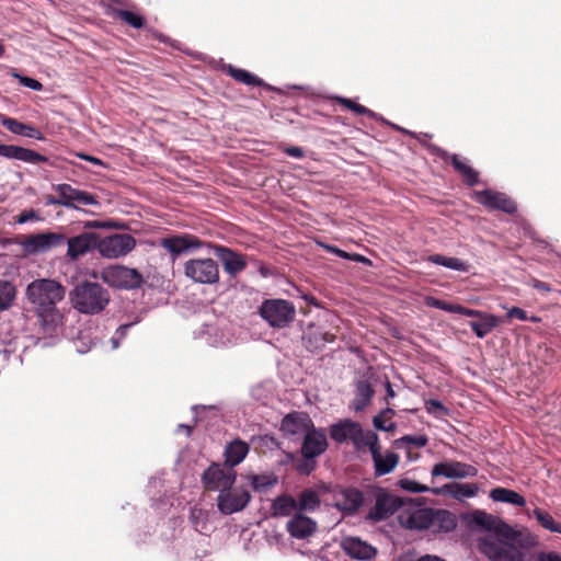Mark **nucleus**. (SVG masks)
Masks as SVG:
<instances>
[{
	"mask_svg": "<svg viewBox=\"0 0 561 561\" xmlns=\"http://www.w3.org/2000/svg\"><path fill=\"white\" fill-rule=\"evenodd\" d=\"M0 157L32 164L48 162V158L46 156L16 145L0 144Z\"/></svg>",
	"mask_w": 561,
	"mask_h": 561,
	"instance_id": "393cba45",
	"label": "nucleus"
},
{
	"mask_svg": "<svg viewBox=\"0 0 561 561\" xmlns=\"http://www.w3.org/2000/svg\"><path fill=\"white\" fill-rule=\"evenodd\" d=\"M425 305L431 308H436L438 310H443L446 312H453V308L455 304L448 302L446 300H442L432 296L425 297Z\"/></svg>",
	"mask_w": 561,
	"mask_h": 561,
	"instance_id": "603ef678",
	"label": "nucleus"
},
{
	"mask_svg": "<svg viewBox=\"0 0 561 561\" xmlns=\"http://www.w3.org/2000/svg\"><path fill=\"white\" fill-rule=\"evenodd\" d=\"M529 284L531 287L539 290L540 293H550L552 290L551 286L548 283H545L537 278H533Z\"/></svg>",
	"mask_w": 561,
	"mask_h": 561,
	"instance_id": "e2e57ef3",
	"label": "nucleus"
},
{
	"mask_svg": "<svg viewBox=\"0 0 561 561\" xmlns=\"http://www.w3.org/2000/svg\"><path fill=\"white\" fill-rule=\"evenodd\" d=\"M318 245L321 247L322 249H324L327 252L335 254L336 256H339L341 259L347 260V257H348V252H345L344 250H342L333 244L318 242Z\"/></svg>",
	"mask_w": 561,
	"mask_h": 561,
	"instance_id": "bf43d9fd",
	"label": "nucleus"
},
{
	"mask_svg": "<svg viewBox=\"0 0 561 561\" xmlns=\"http://www.w3.org/2000/svg\"><path fill=\"white\" fill-rule=\"evenodd\" d=\"M67 256L70 261H77L81 256L98 250L99 234L84 231L78 236L67 238Z\"/></svg>",
	"mask_w": 561,
	"mask_h": 561,
	"instance_id": "a211bd4d",
	"label": "nucleus"
},
{
	"mask_svg": "<svg viewBox=\"0 0 561 561\" xmlns=\"http://www.w3.org/2000/svg\"><path fill=\"white\" fill-rule=\"evenodd\" d=\"M134 322L125 323L119 325L114 335L111 337V343L113 348H117L122 342V340L126 336L128 330L134 325Z\"/></svg>",
	"mask_w": 561,
	"mask_h": 561,
	"instance_id": "864d4df0",
	"label": "nucleus"
},
{
	"mask_svg": "<svg viewBox=\"0 0 561 561\" xmlns=\"http://www.w3.org/2000/svg\"><path fill=\"white\" fill-rule=\"evenodd\" d=\"M0 123L10 133L36 140H45L44 134L33 125L24 124L15 118L0 114Z\"/></svg>",
	"mask_w": 561,
	"mask_h": 561,
	"instance_id": "bb28decb",
	"label": "nucleus"
},
{
	"mask_svg": "<svg viewBox=\"0 0 561 561\" xmlns=\"http://www.w3.org/2000/svg\"><path fill=\"white\" fill-rule=\"evenodd\" d=\"M425 410L435 417L448 416L450 411L439 400L430 399L425 401Z\"/></svg>",
	"mask_w": 561,
	"mask_h": 561,
	"instance_id": "de8ad7c7",
	"label": "nucleus"
},
{
	"mask_svg": "<svg viewBox=\"0 0 561 561\" xmlns=\"http://www.w3.org/2000/svg\"><path fill=\"white\" fill-rule=\"evenodd\" d=\"M428 438L426 435H405L394 440V445L400 448L405 445H413L416 448L426 446Z\"/></svg>",
	"mask_w": 561,
	"mask_h": 561,
	"instance_id": "49530a36",
	"label": "nucleus"
},
{
	"mask_svg": "<svg viewBox=\"0 0 561 561\" xmlns=\"http://www.w3.org/2000/svg\"><path fill=\"white\" fill-rule=\"evenodd\" d=\"M11 75L13 78L18 79L22 85H24L33 91H42L43 90V84L36 79L22 76L19 72H16L15 70H13Z\"/></svg>",
	"mask_w": 561,
	"mask_h": 561,
	"instance_id": "3c124183",
	"label": "nucleus"
},
{
	"mask_svg": "<svg viewBox=\"0 0 561 561\" xmlns=\"http://www.w3.org/2000/svg\"><path fill=\"white\" fill-rule=\"evenodd\" d=\"M360 434V424L350 419L341 420L330 426V436L336 443L355 440Z\"/></svg>",
	"mask_w": 561,
	"mask_h": 561,
	"instance_id": "a878e982",
	"label": "nucleus"
},
{
	"mask_svg": "<svg viewBox=\"0 0 561 561\" xmlns=\"http://www.w3.org/2000/svg\"><path fill=\"white\" fill-rule=\"evenodd\" d=\"M495 519V516L488 514L483 511H476L471 514V523L480 528H483L484 530L488 531V534L493 527Z\"/></svg>",
	"mask_w": 561,
	"mask_h": 561,
	"instance_id": "a18cd8bd",
	"label": "nucleus"
},
{
	"mask_svg": "<svg viewBox=\"0 0 561 561\" xmlns=\"http://www.w3.org/2000/svg\"><path fill=\"white\" fill-rule=\"evenodd\" d=\"M251 494L244 489H224L217 496V507L224 515H231L247 507Z\"/></svg>",
	"mask_w": 561,
	"mask_h": 561,
	"instance_id": "4468645a",
	"label": "nucleus"
},
{
	"mask_svg": "<svg viewBox=\"0 0 561 561\" xmlns=\"http://www.w3.org/2000/svg\"><path fill=\"white\" fill-rule=\"evenodd\" d=\"M302 340L307 350L317 352L322 350L327 343L333 342L334 335L328 332H321L320 330H314L306 333Z\"/></svg>",
	"mask_w": 561,
	"mask_h": 561,
	"instance_id": "e433bc0d",
	"label": "nucleus"
},
{
	"mask_svg": "<svg viewBox=\"0 0 561 561\" xmlns=\"http://www.w3.org/2000/svg\"><path fill=\"white\" fill-rule=\"evenodd\" d=\"M207 243L202 241L194 234H181V236H170L161 239V247L165 249L175 259L176 256L183 253H190L201 248H207Z\"/></svg>",
	"mask_w": 561,
	"mask_h": 561,
	"instance_id": "2eb2a0df",
	"label": "nucleus"
},
{
	"mask_svg": "<svg viewBox=\"0 0 561 561\" xmlns=\"http://www.w3.org/2000/svg\"><path fill=\"white\" fill-rule=\"evenodd\" d=\"M327 448L328 439L323 428H316L313 426L304 435L301 445L302 458H317L322 455Z\"/></svg>",
	"mask_w": 561,
	"mask_h": 561,
	"instance_id": "5701e85b",
	"label": "nucleus"
},
{
	"mask_svg": "<svg viewBox=\"0 0 561 561\" xmlns=\"http://www.w3.org/2000/svg\"><path fill=\"white\" fill-rule=\"evenodd\" d=\"M408 497H401L379 489L376 494L375 505L369 510L367 518L373 522H381L389 518L407 505Z\"/></svg>",
	"mask_w": 561,
	"mask_h": 561,
	"instance_id": "1a4fd4ad",
	"label": "nucleus"
},
{
	"mask_svg": "<svg viewBox=\"0 0 561 561\" xmlns=\"http://www.w3.org/2000/svg\"><path fill=\"white\" fill-rule=\"evenodd\" d=\"M538 561H561V557L554 552H541Z\"/></svg>",
	"mask_w": 561,
	"mask_h": 561,
	"instance_id": "774afa93",
	"label": "nucleus"
},
{
	"mask_svg": "<svg viewBox=\"0 0 561 561\" xmlns=\"http://www.w3.org/2000/svg\"><path fill=\"white\" fill-rule=\"evenodd\" d=\"M374 393L373 386L368 380H358L355 383L354 399L351 402V408L355 412L364 411L371 403Z\"/></svg>",
	"mask_w": 561,
	"mask_h": 561,
	"instance_id": "c85d7f7f",
	"label": "nucleus"
},
{
	"mask_svg": "<svg viewBox=\"0 0 561 561\" xmlns=\"http://www.w3.org/2000/svg\"><path fill=\"white\" fill-rule=\"evenodd\" d=\"M331 492L334 506L345 515H354L364 503V494L357 488L336 485Z\"/></svg>",
	"mask_w": 561,
	"mask_h": 561,
	"instance_id": "ddd939ff",
	"label": "nucleus"
},
{
	"mask_svg": "<svg viewBox=\"0 0 561 561\" xmlns=\"http://www.w3.org/2000/svg\"><path fill=\"white\" fill-rule=\"evenodd\" d=\"M250 447L245 442L240 438L233 439L225 448V465L233 469L234 466L243 461Z\"/></svg>",
	"mask_w": 561,
	"mask_h": 561,
	"instance_id": "c756f323",
	"label": "nucleus"
},
{
	"mask_svg": "<svg viewBox=\"0 0 561 561\" xmlns=\"http://www.w3.org/2000/svg\"><path fill=\"white\" fill-rule=\"evenodd\" d=\"M316 458H304L298 465L297 470L301 474H310L316 468Z\"/></svg>",
	"mask_w": 561,
	"mask_h": 561,
	"instance_id": "4d7b16f0",
	"label": "nucleus"
},
{
	"mask_svg": "<svg viewBox=\"0 0 561 561\" xmlns=\"http://www.w3.org/2000/svg\"><path fill=\"white\" fill-rule=\"evenodd\" d=\"M67 237L64 233L45 231L24 236L22 240L16 239L12 243L21 245L26 255H38L65 245Z\"/></svg>",
	"mask_w": 561,
	"mask_h": 561,
	"instance_id": "39448f33",
	"label": "nucleus"
},
{
	"mask_svg": "<svg viewBox=\"0 0 561 561\" xmlns=\"http://www.w3.org/2000/svg\"><path fill=\"white\" fill-rule=\"evenodd\" d=\"M297 501V512L305 514L306 512H314L320 507L321 500L320 495L313 489L302 490Z\"/></svg>",
	"mask_w": 561,
	"mask_h": 561,
	"instance_id": "c9c22d12",
	"label": "nucleus"
},
{
	"mask_svg": "<svg viewBox=\"0 0 561 561\" xmlns=\"http://www.w3.org/2000/svg\"><path fill=\"white\" fill-rule=\"evenodd\" d=\"M313 426L314 424L307 412L293 411L283 417L279 430L286 436H297L305 435Z\"/></svg>",
	"mask_w": 561,
	"mask_h": 561,
	"instance_id": "412c9836",
	"label": "nucleus"
},
{
	"mask_svg": "<svg viewBox=\"0 0 561 561\" xmlns=\"http://www.w3.org/2000/svg\"><path fill=\"white\" fill-rule=\"evenodd\" d=\"M433 477H444L447 479H463L476 477L478 470L476 467L460 461H443L434 465L431 471Z\"/></svg>",
	"mask_w": 561,
	"mask_h": 561,
	"instance_id": "4be33fe9",
	"label": "nucleus"
},
{
	"mask_svg": "<svg viewBox=\"0 0 561 561\" xmlns=\"http://www.w3.org/2000/svg\"><path fill=\"white\" fill-rule=\"evenodd\" d=\"M111 226L112 225L110 221H100V220L85 221L83 225V227L87 229L106 228V227H111Z\"/></svg>",
	"mask_w": 561,
	"mask_h": 561,
	"instance_id": "69168bd1",
	"label": "nucleus"
},
{
	"mask_svg": "<svg viewBox=\"0 0 561 561\" xmlns=\"http://www.w3.org/2000/svg\"><path fill=\"white\" fill-rule=\"evenodd\" d=\"M207 249L213 251V253L222 264L224 271L231 278H236L248 266L244 255L230 248L209 242L207 243Z\"/></svg>",
	"mask_w": 561,
	"mask_h": 561,
	"instance_id": "f8f14e48",
	"label": "nucleus"
},
{
	"mask_svg": "<svg viewBox=\"0 0 561 561\" xmlns=\"http://www.w3.org/2000/svg\"><path fill=\"white\" fill-rule=\"evenodd\" d=\"M31 220H41L39 214L34 209L24 210L15 218V222L19 225L26 224Z\"/></svg>",
	"mask_w": 561,
	"mask_h": 561,
	"instance_id": "13d9d810",
	"label": "nucleus"
},
{
	"mask_svg": "<svg viewBox=\"0 0 561 561\" xmlns=\"http://www.w3.org/2000/svg\"><path fill=\"white\" fill-rule=\"evenodd\" d=\"M439 531L449 533L453 531L456 526L455 515L447 510H434L433 508V525Z\"/></svg>",
	"mask_w": 561,
	"mask_h": 561,
	"instance_id": "58836bf2",
	"label": "nucleus"
},
{
	"mask_svg": "<svg viewBox=\"0 0 561 561\" xmlns=\"http://www.w3.org/2000/svg\"><path fill=\"white\" fill-rule=\"evenodd\" d=\"M227 72L230 77H232L237 82L243 83L250 87H263L264 81L257 76L240 68H236L231 65L228 66Z\"/></svg>",
	"mask_w": 561,
	"mask_h": 561,
	"instance_id": "ea45409f",
	"label": "nucleus"
},
{
	"mask_svg": "<svg viewBox=\"0 0 561 561\" xmlns=\"http://www.w3.org/2000/svg\"><path fill=\"white\" fill-rule=\"evenodd\" d=\"M297 512V501L288 494L278 495L271 504L273 517L293 516Z\"/></svg>",
	"mask_w": 561,
	"mask_h": 561,
	"instance_id": "2f4dec72",
	"label": "nucleus"
},
{
	"mask_svg": "<svg viewBox=\"0 0 561 561\" xmlns=\"http://www.w3.org/2000/svg\"><path fill=\"white\" fill-rule=\"evenodd\" d=\"M286 530L291 538L306 540L317 533L318 524L313 518L306 514L296 512L287 522Z\"/></svg>",
	"mask_w": 561,
	"mask_h": 561,
	"instance_id": "aec40b11",
	"label": "nucleus"
},
{
	"mask_svg": "<svg viewBox=\"0 0 561 561\" xmlns=\"http://www.w3.org/2000/svg\"><path fill=\"white\" fill-rule=\"evenodd\" d=\"M476 201L489 209L501 210L505 214L513 215L517 211V204L506 194L495 192L490 188L478 191L474 193Z\"/></svg>",
	"mask_w": 561,
	"mask_h": 561,
	"instance_id": "f3484780",
	"label": "nucleus"
},
{
	"mask_svg": "<svg viewBox=\"0 0 561 561\" xmlns=\"http://www.w3.org/2000/svg\"><path fill=\"white\" fill-rule=\"evenodd\" d=\"M341 548L352 559L368 561L376 557L377 549L358 537H345L341 541Z\"/></svg>",
	"mask_w": 561,
	"mask_h": 561,
	"instance_id": "b1692460",
	"label": "nucleus"
},
{
	"mask_svg": "<svg viewBox=\"0 0 561 561\" xmlns=\"http://www.w3.org/2000/svg\"><path fill=\"white\" fill-rule=\"evenodd\" d=\"M506 317L508 319H518L520 321H527L528 320L527 312L524 309L519 308V307H512L507 311Z\"/></svg>",
	"mask_w": 561,
	"mask_h": 561,
	"instance_id": "052dcab7",
	"label": "nucleus"
},
{
	"mask_svg": "<svg viewBox=\"0 0 561 561\" xmlns=\"http://www.w3.org/2000/svg\"><path fill=\"white\" fill-rule=\"evenodd\" d=\"M53 188L61 194L65 199V207L70 209H81V205L99 206L98 196L85 191L75 188L70 184L61 183L54 185Z\"/></svg>",
	"mask_w": 561,
	"mask_h": 561,
	"instance_id": "dca6fc26",
	"label": "nucleus"
},
{
	"mask_svg": "<svg viewBox=\"0 0 561 561\" xmlns=\"http://www.w3.org/2000/svg\"><path fill=\"white\" fill-rule=\"evenodd\" d=\"M108 11L114 19L121 20L134 28L140 30L146 27L147 21L142 14L114 7H108Z\"/></svg>",
	"mask_w": 561,
	"mask_h": 561,
	"instance_id": "473e14b6",
	"label": "nucleus"
},
{
	"mask_svg": "<svg viewBox=\"0 0 561 561\" xmlns=\"http://www.w3.org/2000/svg\"><path fill=\"white\" fill-rule=\"evenodd\" d=\"M237 478L234 469L227 465L211 463L203 473L202 480L207 490L219 491L230 489Z\"/></svg>",
	"mask_w": 561,
	"mask_h": 561,
	"instance_id": "9b49d317",
	"label": "nucleus"
},
{
	"mask_svg": "<svg viewBox=\"0 0 561 561\" xmlns=\"http://www.w3.org/2000/svg\"><path fill=\"white\" fill-rule=\"evenodd\" d=\"M427 261L433 264L440 265L458 272L468 273L470 271V264L458 257L445 256L442 254H432L427 256Z\"/></svg>",
	"mask_w": 561,
	"mask_h": 561,
	"instance_id": "4c0bfd02",
	"label": "nucleus"
},
{
	"mask_svg": "<svg viewBox=\"0 0 561 561\" xmlns=\"http://www.w3.org/2000/svg\"><path fill=\"white\" fill-rule=\"evenodd\" d=\"M204 511L202 508L193 507L191 510V519L196 529H198L201 520L204 518Z\"/></svg>",
	"mask_w": 561,
	"mask_h": 561,
	"instance_id": "0e129e2a",
	"label": "nucleus"
},
{
	"mask_svg": "<svg viewBox=\"0 0 561 561\" xmlns=\"http://www.w3.org/2000/svg\"><path fill=\"white\" fill-rule=\"evenodd\" d=\"M283 152L286 153L288 157L301 159L305 157V151L301 147L296 146H289L283 148Z\"/></svg>",
	"mask_w": 561,
	"mask_h": 561,
	"instance_id": "680f3d73",
	"label": "nucleus"
},
{
	"mask_svg": "<svg viewBox=\"0 0 561 561\" xmlns=\"http://www.w3.org/2000/svg\"><path fill=\"white\" fill-rule=\"evenodd\" d=\"M421 503H415L413 499L408 497L407 505L398 515L399 524L409 530H425L433 525V508L420 507Z\"/></svg>",
	"mask_w": 561,
	"mask_h": 561,
	"instance_id": "0eeeda50",
	"label": "nucleus"
},
{
	"mask_svg": "<svg viewBox=\"0 0 561 561\" xmlns=\"http://www.w3.org/2000/svg\"><path fill=\"white\" fill-rule=\"evenodd\" d=\"M500 324V319L492 314L484 312L480 318L471 320L469 327L472 329L477 337L483 339L490 334Z\"/></svg>",
	"mask_w": 561,
	"mask_h": 561,
	"instance_id": "7c9ffc66",
	"label": "nucleus"
},
{
	"mask_svg": "<svg viewBox=\"0 0 561 561\" xmlns=\"http://www.w3.org/2000/svg\"><path fill=\"white\" fill-rule=\"evenodd\" d=\"M371 458L376 477H382L393 471L400 460L399 455L393 451L388 450L382 455L380 448L378 450L374 448Z\"/></svg>",
	"mask_w": 561,
	"mask_h": 561,
	"instance_id": "cd10ccee",
	"label": "nucleus"
},
{
	"mask_svg": "<svg viewBox=\"0 0 561 561\" xmlns=\"http://www.w3.org/2000/svg\"><path fill=\"white\" fill-rule=\"evenodd\" d=\"M531 516L538 522L540 526H542L545 529L551 531L561 534V524L557 523L552 515H550L548 512L536 507L533 511Z\"/></svg>",
	"mask_w": 561,
	"mask_h": 561,
	"instance_id": "79ce46f5",
	"label": "nucleus"
},
{
	"mask_svg": "<svg viewBox=\"0 0 561 561\" xmlns=\"http://www.w3.org/2000/svg\"><path fill=\"white\" fill-rule=\"evenodd\" d=\"M442 494H449L456 500L473 497L477 495L479 488L474 483H457L445 484Z\"/></svg>",
	"mask_w": 561,
	"mask_h": 561,
	"instance_id": "f704fd0d",
	"label": "nucleus"
},
{
	"mask_svg": "<svg viewBox=\"0 0 561 561\" xmlns=\"http://www.w3.org/2000/svg\"><path fill=\"white\" fill-rule=\"evenodd\" d=\"M373 425L376 430L378 431H382V432H392L396 430V423L394 422H389L387 423L385 421V417L382 416V414H378V415H375L374 419H373Z\"/></svg>",
	"mask_w": 561,
	"mask_h": 561,
	"instance_id": "5fc2aeb1",
	"label": "nucleus"
},
{
	"mask_svg": "<svg viewBox=\"0 0 561 561\" xmlns=\"http://www.w3.org/2000/svg\"><path fill=\"white\" fill-rule=\"evenodd\" d=\"M490 499L494 502L508 503L518 507L526 505V500L523 495L514 490L497 486L490 491Z\"/></svg>",
	"mask_w": 561,
	"mask_h": 561,
	"instance_id": "72a5a7b5",
	"label": "nucleus"
},
{
	"mask_svg": "<svg viewBox=\"0 0 561 561\" xmlns=\"http://www.w3.org/2000/svg\"><path fill=\"white\" fill-rule=\"evenodd\" d=\"M136 240L128 233H113L105 238L99 236L98 251L103 257L117 259L134 250Z\"/></svg>",
	"mask_w": 561,
	"mask_h": 561,
	"instance_id": "9d476101",
	"label": "nucleus"
},
{
	"mask_svg": "<svg viewBox=\"0 0 561 561\" xmlns=\"http://www.w3.org/2000/svg\"><path fill=\"white\" fill-rule=\"evenodd\" d=\"M259 314L273 329H285L295 320L296 309L285 299H265L259 307Z\"/></svg>",
	"mask_w": 561,
	"mask_h": 561,
	"instance_id": "20e7f679",
	"label": "nucleus"
},
{
	"mask_svg": "<svg viewBox=\"0 0 561 561\" xmlns=\"http://www.w3.org/2000/svg\"><path fill=\"white\" fill-rule=\"evenodd\" d=\"M251 486L255 491H263L268 486H272L276 483V479H271L267 476L253 474L251 476Z\"/></svg>",
	"mask_w": 561,
	"mask_h": 561,
	"instance_id": "8fccbe9b",
	"label": "nucleus"
},
{
	"mask_svg": "<svg viewBox=\"0 0 561 561\" xmlns=\"http://www.w3.org/2000/svg\"><path fill=\"white\" fill-rule=\"evenodd\" d=\"M183 272L192 282L202 285H215L220 278L217 262L209 257L186 261Z\"/></svg>",
	"mask_w": 561,
	"mask_h": 561,
	"instance_id": "6e6552de",
	"label": "nucleus"
},
{
	"mask_svg": "<svg viewBox=\"0 0 561 561\" xmlns=\"http://www.w3.org/2000/svg\"><path fill=\"white\" fill-rule=\"evenodd\" d=\"M65 288L54 279H36L26 287L27 299L35 306L38 323L45 334L53 335L62 323L56 305L65 297Z\"/></svg>",
	"mask_w": 561,
	"mask_h": 561,
	"instance_id": "f257e3e1",
	"label": "nucleus"
},
{
	"mask_svg": "<svg viewBox=\"0 0 561 561\" xmlns=\"http://www.w3.org/2000/svg\"><path fill=\"white\" fill-rule=\"evenodd\" d=\"M100 278L111 287L136 289L144 284V276L136 268L124 265H108L100 271Z\"/></svg>",
	"mask_w": 561,
	"mask_h": 561,
	"instance_id": "423d86ee",
	"label": "nucleus"
},
{
	"mask_svg": "<svg viewBox=\"0 0 561 561\" xmlns=\"http://www.w3.org/2000/svg\"><path fill=\"white\" fill-rule=\"evenodd\" d=\"M484 312L485 311H481V310H477V309H470V308L463 307L461 305L455 304L451 313H458V314H461V316H466V317L478 319Z\"/></svg>",
	"mask_w": 561,
	"mask_h": 561,
	"instance_id": "6e6d98bb",
	"label": "nucleus"
},
{
	"mask_svg": "<svg viewBox=\"0 0 561 561\" xmlns=\"http://www.w3.org/2000/svg\"><path fill=\"white\" fill-rule=\"evenodd\" d=\"M430 150L443 160L450 159L454 169L462 176L466 185L471 187L479 183V172L461 160L458 154H449L445 149L435 145H431Z\"/></svg>",
	"mask_w": 561,
	"mask_h": 561,
	"instance_id": "6ab92c4d",
	"label": "nucleus"
},
{
	"mask_svg": "<svg viewBox=\"0 0 561 561\" xmlns=\"http://www.w3.org/2000/svg\"><path fill=\"white\" fill-rule=\"evenodd\" d=\"M398 485L408 492L411 493H425L431 492L433 494L439 495L443 492V489L438 488H428L425 484H421L415 480L409 479V478H402L398 481Z\"/></svg>",
	"mask_w": 561,
	"mask_h": 561,
	"instance_id": "37998d69",
	"label": "nucleus"
},
{
	"mask_svg": "<svg viewBox=\"0 0 561 561\" xmlns=\"http://www.w3.org/2000/svg\"><path fill=\"white\" fill-rule=\"evenodd\" d=\"M516 539L517 531L496 517L490 533L478 540V549L492 561H525L524 553L513 545Z\"/></svg>",
	"mask_w": 561,
	"mask_h": 561,
	"instance_id": "f03ea898",
	"label": "nucleus"
},
{
	"mask_svg": "<svg viewBox=\"0 0 561 561\" xmlns=\"http://www.w3.org/2000/svg\"><path fill=\"white\" fill-rule=\"evenodd\" d=\"M336 100L343 104L345 107H347L348 110L355 112L356 114H359V115H367L369 117H376V113L373 112L371 110L367 108L366 106L364 105H360L358 103H355L354 101H352L351 99H346V98H336Z\"/></svg>",
	"mask_w": 561,
	"mask_h": 561,
	"instance_id": "09e8293b",
	"label": "nucleus"
},
{
	"mask_svg": "<svg viewBox=\"0 0 561 561\" xmlns=\"http://www.w3.org/2000/svg\"><path fill=\"white\" fill-rule=\"evenodd\" d=\"M146 32H147V36L148 37L156 38V39H158L161 43H167V41H168V36H165L164 34L156 31L152 27L146 28Z\"/></svg>",
	"mask_w": 561,
	"mask_h": 561,
	"instance_id": "338daca9",
	"label": "nucleus"
},
{
	"mask_svg": "<svg viewBox=\"0 0 561 561\" xmlns=\"http://www.w3.org/2000/svg\"><path fill=\"white\" fill-rule=\"evenodd\" d=\"M73 308L83 314H99L110 304L111 296L106 288L96 282L78 283L69 293Z\"/></svg>",
	"mask_w": 561,
	"mask_h": 561,
	"instance_id": "7ed1b4c3",
	"label": "nucleus"
},
{
	"mask_svg": "<svg viewBox=\"0 0 561 561\" xmlns=\"http://www.w3.org/2000/svg\"><path fill=\"white\" fill-rule=\"evenodd\" d=\"M352 443L357 449L368 447L371 455L374 448H376V450L380 448L378 435L374 432H368L367 434H364L362 427L359 436H355V440H353Z\"/></svg>",
	"mask_w": 561,
	"mask_h": 561,
	"instance_id": "c03bdc74",
	"label": "nucleus"
},
{
	"mask_svg": "<svg viewBox=\"0 0 561 561\" xmlns=\"http://www.w3.org/2000/svg\"><path fill=\"white\" fill-rule=\"evenodd\" d=\"M15 297V286L9 280L0 279V312L10 309Z\"/></svg>",
	"mask_w": 561,
	"mask_h": 561,
	"instance_id": "a19ab883",
	"label": "nucleus"
}]
</instances>
